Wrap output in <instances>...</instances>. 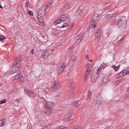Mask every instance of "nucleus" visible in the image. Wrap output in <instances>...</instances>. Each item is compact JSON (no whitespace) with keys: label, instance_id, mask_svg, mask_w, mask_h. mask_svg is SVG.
Here are the masks:
<instances>
[{"label":"nucleus","instance_id":"obj_1","mask_svg":"<svg viewBox=\"0 0 129 129\" xmlns=\"http://www.w3.org/2000/svg\"><path fill=\"white\" fill-rule=\"evenodd\" d=\"M125 18L124 16L119 17L117 21V25L121 28H124L126 26Z\"/></svg>","mask_w":129,"mask_h":129},{"label":"nucleus","instance_id":"obj_2","mask_svg":"<svg viewBox=\"0 0 129 129\" xmlns=\"http://www.w3.org/2000/svg\"><path fill=\"white\" fill-rule=\"evenodd\" d=\"M98 73V72L94 71L92 72L91 78V80L92 82H95L98 80L99 78V75Z\"/></svg>","mask_w":129,"mask_h":129},{"label":"nucleus","instance_id":"obj_3","mask_svg":"<svg viewBox=\"0 0 129 129\" xmlns=\"http://www.w3.org/2000/svg\"><path fill=\"white\" fill-rule=\"evenodd\" d=\"M47 10V7L46 6H44L41 7L39 10L38 14L44 16L45 13Z\"/></svg>","mask_w":129,"mask_h":129},{"label":"nucleus","instance_id":"obj_4","mask_svg":"<svg viewBox=\"0 0 129 129\" xmlns=\"http://www.w3.org/2000/svg\"><path fill=\"white\" fill-rule=\"evenodd\" d=\"M60 87V85L58 82L55 81L51 87V90L55 91L58 89Z\"/></svg>","mask_w":129,"mask_h":129},{"label":"nucleus","instance_id":"obj_5","mask_svg":"<svg viewBox=\"0 0 129 129\" xmlns=\"http://www.w3.org/2000/svg\"><path fill=\"white\" fill-rule=\"evenodd\" d=\"M95 36L96 41H99L102 36V32L100 29H99L96 30Z\"/></svg>","mask_w":129,"mask_h":129},{"label":"nucleus","instance_id":"obj_6","mask_svg":"<svg viewBox=\"0 0 129 129\" xmlns=\"http://www.w3.org/2000/svg\"><path fill=\"white\" fill-rule=\"evenodd\" d=\"M72 113H68L64 116L63 120V122H67L69 121L72 116Z\"/></svg>","mask_w":129,"mask_h":129},{"label":"nucleus","instance_id":"obj_7","mask_svg":"<svg viewBox=\"0 0 129 129\" xmlns=\"http://www.w3.org/2000/svg\"><path fill=\"white\" fill-rule=\"evenodd\" d=\"M25 92L28 94V95L30 97H35L37 95V94L29 90H25Z\"/></svg>","mask_w":129,"mask_h":129},{"label":"nucleus","instance_id":"obj_8","mask_svg":"<svg viewBox=\"0 0 129 129\" xmlns=\"http://www.w3.org/2000/svg\"><path fill=\"white\" fill-rule=\"evenodd\" d=\"M117 12V11H116V12L115 13H113L112 14H106L105 17L106 20H109L110 19H111L112 18L115 16V15Z\"/></svg>","mask_w":129,"mask_h":129},{"label":"nucleus","instance_id":"obj_9","mask_svg":"<svg viewBox=\"0 0 129 129\" xmlns=\"http://www.w3.org/2000/svg\"><path fill=\"white\" fill-rule=\"evenodd\" d=\"M83 36L84 34L83 33H81L78 36H77L76 39L77 40L76 43L77 44H79L80 43Z\"/></svg>","mask_w":129,"mask_h":129},{"label":"nucleus","instance_id":"obj_10","mask_svg":"<svg viewBox=\"0 0 129 129\" xmlns=\"http://www.w3.org/2000/svg\"><path fill=\"white\" fill-rule=\"evenodd\" d=\"M69 18L68 16L66 15H61L59 17V20L63 22Z\"/></svg>","mask_w":129,"mask_h":129},{"label":"nucleus","instance_id":"obj_11","mask_svg":"<svg viewBox=\"0 0 129 129\" xmlns=\"http://www.w3.org/2000/svg\"><path fill=\"white\" fill-rule=\"evenodd\" d=\"M102 97L101 93L98 94L96 99V103L97 104L99 105L102 103Z\"/></svg>","mask_w":129,"mask_h":129},{"label":"nucleus","instance_id":"obj_12","mask_svg":"<svg viewBox=\"0 0 129 129\" xmlns=\"http://www.w3.org/2000/svg\"><path fill=\"white\" fill-rule=\"evenodd\" d=\"M20 68L19 67H16L15 69H12L10 72V74H12L20 72Z\"/></svg>","mask_w":129,"mask_h":129},{"label":"nucleus","instance_id":"obj_13","mask_svg":"<svg viewBox=\"0 0 129 129\" xmlns=\"http://www.w3.org/2000/svg\"><path fill=\"white\" fill-rule=\"evenodd\" d=\"M65 67V66L64 64H62L59 67L58 70V73H62L64 70Z\"/></svg>","mask_w":129,"mask_h":129},{"label":"nucleus","instance_id":"obj_14","mask_svg":"<svg viewBox=\"0 0 129 129\" xmlns=\"http://www.w3.org/2000/svg\"><path fill=\"white\" fill-rule=\"evenodd\" d=\"M100 15L98 14H95L93 17V20L95 21L98 20L100 18Z\"/></svg>","mask_w":129,"mask_h":129},{"label":"nucleus","instance_id":"obj_15","mask_svg":"<svg viewBox=\"0 0 129 129\" xmlns=\"http://www.w3.org/2000/svg\"><path fill=\"white\" fill-rule=\"evenodd\" d=\"M21 58L22 57L21 56L19 57L16 59V61L13 64V65L15 66L16 65L20 64L21 62Z\"/></svg>","mask_w":129,"mask_h":129},{"label":"nucleus","instance_id":"obj_16","mask_svg":"<svg viewBox=\"0 0 129 129\" xmlns=\"http://www.w3.org/2000/svg\"><path fill=\"white\" fill-rule=\"evenodd\" d=\"M83 7H80L75 12L76 15H78L82 12L83 11Z\"/></svg>","mask_w":129,"mask_h":129},{"label":"nucleus","instance_id":"obj_17","mask_svg":"<svg viewBox=\"0 0 129 129\" xmlns=\"http://www.w3.org/2000/svg\"><path fill=\"white\" fill-rule=\"evenodd\" d=\"M46 104V106L48 108H52L54 105L52 102L49 101L47 102Z\"/></svg>","mask_w":129,"mask_h":129},{"label":"nucleus","instance_id":"obj_18","mask_svg":"<svg viewBox=\"0 0 129 129\" xmlns=\"http://www.w3.org/2000/svg\"><path fill=\"white\" fill-rule=\"evenodd\" d=\"M96 25L95 24L93 21H91L88 28V30H89V28L91 29L93 28L96 27Z\"/></svg>","mask_w":129,"mask_h":129},{"label":"nucleus","instance_id":"obj_19","mask_svg":"<svg viewBox=\"0 0 129 129\" xmlns=\"http://www.w3.org/2000/svg\"><path fill=\"white\" fill-rule=\"evenodd\" d=\"M106 64L105 63H103L98 68V69L97 70V71H100L101 70L104 69L106 67Z\"/></svg>","mask_w":129,"mask_h":129},{"label":"nucleus","instance_id":"obj_20","mask_svg":"<svg viewBox=\"0 0 129 129\" xmlns=\"http://www.w3.org/2000/svg\"><path fill=\"white\" fill-rule=\"evenodd\" d=\"M41 15H38L37 16L38 19L39 21L41 23H42L44 22V20L43 18V16Z\"/></svg>","mask_w":129,"mask_h":129},{"label":"nucleus","instance_id":"obj_21","mask_svg":"<svg viewBox=\"0 0 129 129\" xmlns=\"http://www.w3.org/2000/svg\"><path fill=\"white\" fill-rule=\"evenodd\" d=\"M109 80V78L108 76H105L103 79L102 81L104 83L106 84L108 82Z\"/></svg>","mask_w":129,"mask_h":129},{"label":"nucleus","instance_id":"obj_22","mask_svg":"<svg viewBox=\"0 0 129 129\" xmlns=\"http://www.w3.org/2000/svg\"><path fill=\"white\" fill-rule=\"evenodd\" d=\"M92 94L90 91H88V94L87 96V101L89 103L91 99L92 96Z\"/></svg>","mask_w":129,"mask_h":129},{"label":"nucleus","instance_id":"obj_23","mask_svg":"<svg viewBox=\"0 0 129 129\" xmlns=\"http://www.w3.org/2000/svg\"><path fill=\"white\" fill-rule=\"evenodd\" d=\"M80 104H79V102L77 101L74 102L71 104V105L75 108H77Z\"/></svg>","mask_w":129,"mask_h":129},{"label":"nucleus","instance_id":"obj_24","mask_svg":"<svg viewBox=\"0 0 129 129\" xmlns=\"http://www.w3.org/2000/svg\"><path fill=\"white\" fill-rule=\"evenodd\" d=\"M71 6V4L69 3L66 4L63 6L66 10L68 9Z\"/></svg>","mask_w":129,"mask_h":129},{"label":"nucleus","instance_id":"obj_25","mask_svg":"<svg viewBox=\"0 0 129 129\" xmlns=\"http://www.w3.org/2000/svg\"><path fill=\"white\" fill-rule=\"evenodd\" d=\"M22 77V75L21 73H19L16 76L15 78V79H17L19 78H21Z\"/></svg>","mask_w":129,"mask_h":129},{"label":"nucleus","instance_id":"obj_26","mask_svg":"<svg viewBox=\"0 0 129 129\" xmlns=\"http://www.w3.org/2000/svg\"><path fill=\"white\" fill-rule=\"evenodd\" d=\"M70 87L72 89H74L75 88V83L72 82L71 83Z\"/></svg>","mask_w":129,"mask_h":129},{"label":"nucleus","instance_id":"obj_27","mask_svg":"<svg viewBox=\"0 0 129 129\" xmlns=\"http://www.w3.org/2000/svg\"><path fill=\"white\" fill-rule=\"evenodd\" d=\"M123 40L122 38L120 40L117 42L116 44V45L117 46H119L123 42Z\"/></svg>","mask_w":129,"mask_h":129},{"label":"nucleus","instance_id":"obj_28","mask_svg":"<svg viewBox=\"0 0 129 129\" xmlns=\"http://www.w3.org/2000/svg\"><path fill=\"white\" fill-rule=\"evenodd\" d=\"M68 25L67 23H62V25H61L60 26H57L59 28H64L67 26Z\"/></svg>","mask_w":129,"mask_h":129},{"label":"nucleus","instance_id":"obj_29","mask_svg":"<svg viewBox=\"0 0 129 129\" xmlns=\"http://www.w3.org/2000/svg\"><path fill=\"white\" fill-rule=\"evenodd\" d=\"M112 67L114 69L115 71H117L118 70L119 68V66H116L114 65H113L112 66Z\"/></svg>","mask_w":129,"mask_h":129},{"label":"nucleus","instance_id":"obj_30","mask_svg":"<svg viewBox=\"0 0 129 129\" xmlns=\"http://www.w3.org/2000/svg\"><path fill=\"white\" fill-rule=\"evenodd\" d=\"M52 2L51 1H50L48 3L47 5V7L50 8L52 7Z\"/></svg>","mask_w":129,"mask_h":129},{"label":"nucleus","instance_id":"obj_31","mask_svg":"<svg viewBox=\"0 0 129 129\" xmlns=\"http://www.w3.org/2000/svg\"><path fill=\"white\" fill-rule=\"evenodd\" d=\"M59 21L58 20H57L54 22L53 24V25H56L58 24H61L62 23L61 22H59Z\"/></svg>","mask_w":129,"mask_h":129},{"label":"nucleus","instance_id":"obj_32","mask_svg":"<svg viewBox=\"0 0 129 129\" xmlns=\"http://www.w3.org/2000/svg\"><path fill=\"white\" fill-rule=\"evenodd\" d=\"M45 52H43L42 53V57L44 59H46L47 58V56L45 54Z\"/></svg>","mask_w":129,"mask_h":129},{"label":"nucleus","instance_id":"obj_33","mask_svg":"<svg viewBox=\"0 0 129 129\" xmlns=\"http://www.w3.org/2000/svg\"><path fill=\"white\" fill-rule=\"evenodd\" d=\"M6 38V37H4L2 35H0V41H3L4 40H5Z\"/></svg>","mask_w":129,"mask_h":129},{"label":"nucleus","instance_id":"obj_34","mask_svg":"<svg viewBox=\"0 0 129 129\" xmlns=\"http://www.w3.org/2000/svg\"><path fill=\"white\" fill-rule=\"evenodd\" d=\"M123 76V75L120 72L117 75V77L118 78H120L122 77Z\"/></svg>","mask_w":129,"mask_h":129},{"label":"nucleus","instance_id":"obj_35","mask_svg":"<svg viewBox=\"0 0 129 129\" xmlns=\"http://www.w3.org/2000/svg\"><path fill=\"white\" fill-rule=\"evenodd\" d=\"M66 10L63 6L59 10V12L61 13L63 12L64 11Z\"/></svg>","mask_w":129,"mask_h":129},{"label":"nucleus","instance_id":"obj_36","mask_svg":"<svg viewBox=\"0 0 129 129\" xmlns=\"http://www.w3.org/2000/svg\"><path fill=\"white\" fill-rule=\"evenodd\" d=\"M5 125V123L2 120H0V126H3Z\"/></svg>","mask_w":129,"mask_h":129},{"label":"nucleus","instance_id":"obj_37","mask_svg":"<svg viewBox=\"0 0 129 129\" xmlns=\"http://www.w3.org/2000/svg\"><path fill=\"white\" fill-rule=\"evenodd\" d=\"M71 59L73 61H76L77 60L76 57L74 56H73L72 57Z\"/></svg>","mask_w":129,"mask_h":129},{"label":"nucleus","instance_id":"obj_38","mask_svg":"<svg viewBox=\"0 0 129 129\" xmlns=\"http://www.w3.org/2000/svg\"><path fill=\"white\" fill-rule=\"evenodd\" d=\"M29 1L28 0H27L26 1L25 6L27 8H28L29 6Z\"/></svg>","mask_w":129,"mask_h":129},{"label":"nucleus","instance_id":"obj_39","mask_svg":"<svg viewBox=\"0 0 129 129\" xmlns=\"http://www.w3.org/2000/svg\"><path fill=\"white\" fill-rule=\"evenodd\" d=\"M86 67L88 68V70H89L91 68V65L89 64H87L86 65Z\"/></svg>","mask_w":129,"mask_h":129},{"label":"nucleus","instance_id":"obj_40","mask_svg":"<svg viewBox=\"0 0 129 129\" xmlns=\"http://www.w3.org/2000/svg\"><path fill=\"white\" fill-rule=\"evenodd\" d=\"M24 81V79L22 77L21 78H20L19 81V83H23Z\"/></svg>","mask_w":129,"mask_h":129},{"label":"nucleus","instance_id":"obj_41","mask_svg":"<svg viewBox=\"0 0 129 129\" xmlns=\"http://www.w3.org/2000/svg\"><path fill=\"white\" fill-rule=\"evenodd\" d=\"M45 113L47 115H48L51 114V112L49 110L46 111L45 112Z\"/></svg>","mask_w":129,"mask_h":129},{"label":"nucleus","instance_id":"obj_42","mask_svg":"<svg viewBox=\"0 0 129 129\" xmlns=\"http://www.w3.org/2000/svg\"><path fill=\"white\" fill-rule=\"evenodd\" d=\"M89 75V72L88 71V70H87V72H86L84 75V76L87 77Z\"/></svg>","mask_w":129,"mask_h":129},{"label":"nucleus","instance_id":"obj_43","mask_svg":"<svg viewBox=\"0 0 129 129\" xmlns=\"http://www.w3.org/2000/svg\"><path fill=\"white\" fill-rule=\"evenodd\" d=\"M27 13L30 15L32 16L33 15V13L31 11L28 10Z\"/></svg>","mask_w":129,"mask_h":129},{"label":"nucleus","instance_id":"obj_44","mask_svg":"<svg viewBox=\"0 0 129 129\" xmlns=\"http://www.w3.org/2000/svg\"><path fill=\"white\" fill-rule=\"evenodd\" d=\"M120 72L123 75V76L126 73V71H122L121 72Z\"/></svg>","mask_w":129,"mask_h":129},{"label":"nucleus","instance_id":"obj_45","mask_svg":"<svg viewBox=\"0 0 129 129\" xmlns=\"http://www.w3.org/2000/svg\"><path fill=\"white\" fill-rule=\"evenodd\" d=\"M6 102V100L5 99L1 101H0V104H3L5 103Z\"/></svg>","mask_w":129,"mask_h":129},{"label":"nucleus","instance_id":"obj_46","mask_svg":"<svg viewBox=\"0 0 129 129\" xmlns=\"http://www.w3.org/2000/svg\"><path fill=\"white\" fill-rule=\"evenodd\" d=\"M66 128V127L63 125H61L60 126L59 128H60L61 129H64Z\"/></svg>","mask_w":129,"mask_h":129},{"label":"nucleus","instance_id":"obj_47","mask_svg":"<svg viewBox=\"0 0 129 129\" xmlns=\"http://www.w3.org/2000/svg\"><path fill=\"white\" fill-rule=\"evenodd\" d=\"M34 49H32V50L31 52V53L33 54V55L34 53Z\"/></svg>","mask_w":129,"mask_h":129},{"label":"nucleus","instance_id":"obj_48","mask_svg":"<svg viewBox=\"0 0 129 129\" xmlns=\"http://www.w3.org/2000/svg\"><path fill=\"white\" fill-rule=\"evenodd\" d=\"M87 77H86L84 76V81H86L87 80Z\"/></svg>","mask_w":129,"mask_h":129},{"label":"nucleus","instance_id":"obj_49","mask_svg":"<svg viewBox=\"0 0 129 129\" xmlns=\"http://www.w3.org/2000/svg\"><path fill=\"white\" fill-rule=\"evenodd\" d=\"M88 55L87 54H86L85 55V57L86 58H88Z\"/></svg>","mask_w":129,"mask_h":129},{"label":"nucleus","instance_id":"obj_50","mask_svg":"<svg viewBox=\"0 0 129 129\" xmlns=\"http://www.w3.org/2000/svg\"><path fill=\"white\" fill-rule=\"evenodd\" d=\"M43 128H44L45 129H48V128H47V126H44V127Z\"/></svg>","mask_w":129,"mask_h":129},{"label":"nucleus","instance_id":"obj_51","mask_svg":"<svg viewBox=\"0 0 129 129\" xmlns=\"http://www.w3.org/2000/svg\"><path fill=\"white\" fill-rule=\"evenodd\" d=\"M105 129H112L110 127H107L105 128Z\"/></svg>","mask_w":129,"mask_h":129},{"label":"nucleus","instance_id":"obj_52","mask_svg":"<svg viewBox=\"0 0 129 129\" xmlns=\"http://www.w3.org/2000/svg\"><path fill=\"white\" fill-rule=\"evenodd\" d=\"M109 7H107L106 8H105V9H109Z\"/></svg>","mask_w":129,"mask_h":129},{"label":"nucleus","instance_id":"obj_53","mask_svg":"<svg viewBox=\"0 0 129 129\" xmlns=\"http://www.w3.org/2000/svg\"><path fill=\"white\" fill-rule=\"evenodd\" d=\"M62 22V23L61 24H59V25L58 26H60L61 25H62V22Z\"/></svg>","mask_w":129,"mask_h":129},{"label":"nucleus","instance_id":"obj_54","mask_svg":"<svg viewBox=\"0 0 129 129\" xmlns=\"http://www.w3.org/2000/svg\"><path fill=\"white\" fill-rule=\"evenodd\" d=\"M0 8H2V6L0 4Z\"/></svg>","mask_w":129,"mask_h":129},{"label":"nucleus","instance_id":"obj_55","mask_svg":"<svg viewBox=\"0 0 129 129\" xmlns=\"http://www.w3.org/2000/svg\"><path fill=\"white\" fill-rule=\"evenodd\" d=\"M51 51L53 52V49H52L50 50Z\"/></svg>","mask_w":129,"mask_h":129},{"label":"nucleus","instance_id":"obj_56","mask_svg":"<svg viewBox=\"0 0 129 129\" xmlns=\"http://www.w3.org/2000/svg\"><path fill=\"white\" fill-rule=\"evenodd\" d=\"M89 61L90 62H92V60H89Z\"/></svg>","mask_w":129,"mask_h":129},{"label":"nucleus","instance_id":"obj_57","mask_svg":"<svg viewBox=\"0 0 129 129\" xmlns=\"http://www.w3.org/2000/svg\"><path fill=\"white\" fill-rule=\"evenodd\" d=\"M127 90L128 91H129V87L128 88Z\"/></svg>","mask_w":129,"mask_h":129},{"label":"nucleus","instance_id":"obj_58","mask_svg":"<svg viewBox=\"0 0 129 129\" xmlns=\"http://www.w3.org/2000/svg\"><path fill=\"white\" fill-rule=\"evenodd\" d=\"M87 60L88 61H89V60L88 58H87Z\"/></svg>","mask_w":129,"mask_h":129},{"label":"nucleus","instance_id":"obj_59","mask_svg":"<svg viewBox=\"0 0 129 129\" xmlns=\"http://www.w3.org/2000/svg\"><path fill=\"white\" fill-rule=\"evenodd\" d=\"M94 129L93 128H91V129Z\"/></svg>","mask_w":129,"mask_h":129},{"label":"nucleus","instance_id":"obj_60","mask_svg":"<svg viewBox=\"0 0 129 129\" xmlns=\"http://www.w3.org/2000/svg\"><path fill=\"white\" fill-rule=\"evenodd\" d=\"M1 85V84H0V86Z\"/></svg>","mask_w":129,"mask_h":129},{"label":"nucleus","instance_id":"obj_61","mask_svg":"<svg viewBox=\"0 0 129 129\" xmlns=\"http://www.w3.org/2000/svg\"><path fill=\"white\" fill-rule=\"evenodd\" d=\"M128 72H129V73H129V71Z\"/></svg>","mask_w":129,"mask_h":129}]
</instances>
